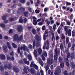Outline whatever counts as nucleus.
<instances>
[{"label":"nucleus","mask_w":75,"mask_h":75,"mask_svg":"<svg viewBox=\"0 0 75 75\" xmlns=\"http://www.w3.org/2000/svg\"><path fill=\"white\" fill-rule=\"evenodd\" d=\"M49 58L47 59V66L45 64L44 68L46 69V72L47 73L48 69H49V67L51 65L53 64L54 62V59L53 58L54 57L52 52L51 51L49 52Z\"/></svg>","instance_id":"nucleus-1"},{"label":"nucleus","mask_w":75,"mask_h":75,"mask_svg":"<svg viewBox=\"0 0 75 75\" xmlns=\"http://www.w3.org/2000/svg\"><path fill=\"white\" fill-rule=\"evenodd\" d=\"M12 67V66L11 64H8V65L5 64L3 67L2 66H0V71H4V68L5 69H11Z\"/></svg>","instance_id":"nucleus-2"},{"label":"nucleus","mask_w":75,"mask_h":75,"mask_svg":"<svg viewBox=\"0 0 75 75\" xmlns=\"http://www.w3.org/2000/svg\"><path fill=\"white\" fill-rule=\"evenodd\" d=\"M65 31V35H67L68 36H71V33L72 31L70 29L68 30V27L67 26H65L64 28Z\"/></svg>","instance_id":"nucleus-3"},{"label":"nucleus","mask_w":75,"mask_h":75,"mask_svg":"<svg viewBox=\"0 0 75 75\" xmlns=\"http://www.w3.org/2000/svg\"><path fill=\"white\" fill-rule=\"evenodd\" d=\"M34 63V62H31V64H30V67H34L35 69L36 70H38V66L37 65L35 64H33Z\"/></svg>","instance_id":"nucleus-4"},{"label":"nucleus","mask_w":75,"mask_h":75,"mask_svg":"<svg viewBox=\"0 0 75 75\" xmlns=\"http://www.w3.org/2000/svg\"><path fill=\"white\" fill-rule=\"evenodd\" d=\"M60 54V50L59 48H56L54 49V55H59Z\"/></svg>","instance_id":"nucleus-5"},{"label":"nucleus","mask_w":75,"mask_h":75,"mask_svg":"<svg viewBox=\"0 0 75 75\" xmlns=\"http://www.w3.org/2000/svg\"><path fill=\"white\" fill-rule=\"evenodd\" d=\"M61 70L60 68H58L57 70L55 71L54 74L55 75H59V73H61Z\"/></svg>","instance_id":"nucleus-6"},{"label":"nucleus","mask_w":75,"mask_h":75,"mask_svg":"<svg viewBox=\"0 0 75 75\" xmlns=\"http://www.w3.org/2000/svg\"><path fill=\"white\" fill-rule=\"evenodd\" d=\"M48 31L46 30L45 32V33L43 35V39L44 40H45L46 39V37L48 36Z\"/></svg>","instance_id":"nucleus-7"},{"label":"nucleus","mask_w":75,"mask_h":75,"mask_svg":"<svg viewBox=\"0 0 75 75\" xmlns=\"http://www.w3.org/2000/svg\"><path fill=\"white\" fill-rule=\"evenodd\" d=\"M13 38L14 40L15 41H16L19 40L18 36L17 34H15L13 36Z\"/></svg>","instance_id":"nucleus-8"},{"label":"nucleus","mask_w":75,"mask_h":75,"mask_svg":"<svg viewBox=\"0 0 75 75\" xmlns=\"http://www.w3.org/2000/svg\"><path fill=\"white\" fill-rule=\"evenodd\" d=\"M13 69L15 73H18L19 70L18 69L17 67H16L15 66H14L13 67Z\"/></svg>","instance_id":"nucleus-9"},{"label":"nucleus","mask_w":75,"mask_h":75,"mask_svg":"<svg viewBox=\"0 0 75 75\" xmlns=\"http://www.w3.org/2000/svg\"><path fill=\"white\" fill-rule=\"evenodd\" d=\"M58 56H59V55L54 54V61L55 62L57 61Z\"/></svg>","instance_id":"nucleus-10"},{"label":"nucleus","mask_w":75,"mask_h":75,"mask_svg":"<svg viewBox=\"0 0 75 75\" xmlns=\"http://www.w3.org/2000/svg\"><path fill=\"white\" fill-rule=\"evenodd\" d=\"M33 54L35 55V59H37V57H38V53L36 50H34V52Z\"/></svg>","instance_id":"nucleus-11"},{"label":"nucleus","mask_w":75,"mask_h":75,"mask_svg":"<svg viewBox=\"0 0 75 75\" xmlns=\"http://www.w3.org/2000/svg\"><path fill=\"white\" fill-rule=\"evenodd\" d=\"M6 59L10 61V60H12V61H14V58L12 56L11 57H6Z\"/></svg>","instance_id":"nucleus-12"},{"label":"nucleus","mask_w":75,"mask_h":75,"mask_svg":"<svg viewBox=\"0 0 75 75\" xmlns=\"http://www.w3.org/2000/svg\"><path fill=\"white\" fill-rule=\"evenodd\" d=\"M30 72L32 74H34L35 73V70L33 68H31L30 70Z\"/></svg>","instance_id":"nucleus-13"},{"label":"nucleus","mask_w":75,"mask_h":75,"mask_svg":"<svg viewBox=\"0 0 75 75\" xmlns=\"http://www.w3.org/2000/svg\"><path fill=\"white\" fill-rule=\"evenodd\" d=\"M6 45H7L8 49L10 50H11V44L9 42H6Z\"/></svg>","instance_id":"nucleus-14"},{"label":"nucleus","mask_w":75,"mask_h":75,"mask_svg":"<svg viewBox=\"0 0 75 75\" xmlns=\"http://www.w3.org/2000/svg\"><path fill=\"white\" fill-rule=\"evenodd\" d=\"M23 28L22 25H19V32H21L23 31Z\"/></svg>","instance_id":"nucleus-15"},{"label":"nucleus","mask_w":75,"mask_h":75,"mask_svg":"<svg viewBox=\"0 0 75 75\" xmlns=\"http://www.w3.org/2000/svg\"><path fill=\"white\" fill-rule=\"evenodd\" d=\"M75 54L74 52H72L70 54V57L71 59H73L74 58Z\"/></svg>","instance_id":"nucleus-16"},{"label":"nucleus","mask_w":75,"mask_h":75,"mask_svg":"<svg viewBox=\"0 0 75 75\" xmlns=\"http://www.w3.org/2000/svg\"><path fill=\"white\" fill-rule=\"evenodd\" d=\"M27 70H28V71H29V69H28L27 68L24 67L23 71H24L25 72V73L27 74V73H28Z\"/></svg>","instance_id":"nucleus-17"},{"label":"nucleus","mask_w":75,"mask_h":75,"mask_svg":"<svg viewBox=\"0 0 75 75\" xmlns=\"http://www.w3.org/2000/svg\"><path fill=\"white\" fill-rule=\"evenodd\" d=\"M0 57L1 60H3L5 59V56L3 54H1L0 55Z\"/></svg>","instance_id":"nucleus-18"},{"label":"nucleus","mask_w":75,"mask_h":75,"mask_svg":"<svg viewBox=\"0 0 75 75\" xmlns=\"http://www.w3.org/2000/svg\"><path fill=\"white\" fill-rule=\"evenodd\" d=\"M26 49V46L25 45H23V46H21V50H22L23 49L24 51H25Z\"/></svg>","instance_id":"nucleus-19"},{"label":"nucleus","mask_w":75,"mask_h":75,"mask_svg":"<svg viewBox=\"0 0 75 75\" xmlns=\"http://www.w3.org/2000/svg\"><path fill=\"white\" fill-rule=\"evenodd\" d=\"M8 16V15L7 14H6L5 15H4L2 17V19L4 21L6 19V17Z\"/></svg>","instance_id":"nucleus-20"},{"label":"nucleus","mask_w":75,"mask_h":75,"mask_svg":"<svg viewBox=\"0 0 75 75\" xmlns=\"http://www.w3.org/2000/svg\"><path fill=\"white\" fill-rule=\"evenodd\" d=\"M35 39L38 41L40 40V38L38 35H36L35 36Z\"/></svg>","instance_id":"nucleus-21"},{"label":"nucleus","mask_w":75,"mask_h":75,"mask_svg":"<svg viewBox=\"0 0 75 75\" xmlns=\"http://www.w3.org/2000/svg\"><path fill=\"white\" fill-rule=\"evenodd\" d=\"M42 52V50L41 49V48H39L38 49V53H39V54H41Z\"/></svg>","instance_id":"nucleus-22"},{"label":"nucleus","mask_w":75,"mask_h":75,"mask_svg":"<svg viewBox=\"0 0 75 75\" xmlns=\"http://www.w3.org/2000/svg\"><path fill=\"white\" fill-rule=\"evenodd\" d=\"M75 47V44L74 43H73V44H72V47L71 49V50L72 51H74Z\"/></svg>","instance_id":"nucleus-23"},{"label":"nucleus","mask_w":75,"mask_h":75,"mask_svg":"<svg viewBox=\"0 0 75 75\" xmlns=\"http://www.w3.org/2000/svg\"><path fill=\"white\" fill-rule=\"evenodd\" d=\"M25 8H24L23 7H21V8H20L19 9V10H20L22 13L23 12L25 11Z\"/></svg>","instance_id":"nucleus-24"},{"label":"nucleus","mask_w":75,"mask_h":75,"mask_svg":"<svg viewBox=\"0 0 75 75\" xmlns=\"http://www.w3.org/2000/svg\"><path fill=\"white\" fill-rule=\"evenodd\" d=\"M8 20H9V21L11 22L12 21H14V18H11V17L8 18Z\"/></svg>","instance_id":"nucleus-25"},{"label":"nucleus","mask_w":75,"mask_h":75,"mask_svg":"<svg viewBox=\"0 0 75 75\" xmlns=\"http://www.w3.org/2000/svg\"><path fill=\"white\" fill-rule=\"evenodd\" d=\"M12 45L13 47L15 48L17 47V46L16 44H15L13 43H12Z\"/></svg>","instance_id":"nucleus-26"},{"label":"nucleus","mask_w":75,"mask_h":75,"mask_svg":"<svg viewBox=\"0 0 75 75\" xmlns=\"http://www.w3.org/2000/svg\"><path fill=\"white\" fill-rule=\"evenodd\" d=\"M28 14H29L28 12H25L24 13V15L25 16L27 17Z\"/></svg>","instance_id":"nucleus-27"},{"label":"nucleus","mask_w":75,"mask_h":75,"mask_svg":"<svg viewBox=\"0 0 75 75\" xmlns=\"http://www.w3.org/2000/svg\"><path fill=\"white\" fill-rule=\"evenodd\" d=\"M39 63H40V64L41 65V66L42 67H43L44 63L41 60H40L39 61Z\"/></svg>","instance_id":"nucleus-28"},{"label":"nucleus","mask_w":75,"mask_h":75,"mask_svg":"<svg viewBox=\"0 0 75 75\" xmlns=\"http://www.w3.org/2000/svg\"><path fill=\"white\" fill-rule=\"evenodd\" d=\"M19 22L20 23H24V20L22 18H21L19 20Z\"/></svg>","instance_id":"nucleus-29"},{"label":"nucleus","mask_w":75,"mask_h":75,"mask_svg":"<svg viewBox=\"0 0 75 75\" xmlns=\"http://www.w3.org/2000/svg\"><path fill=\"white\" fill-rule=\"evenodd\" d=\"M58 60L59 63H61L62 62V57H59Z\"/></svg>","instance_id":"nucleus-30"},{"label":"nucleus","mask_w":75,"mask_h":75,"mask_svg":"<svg viewBox=\"0 0 75 75\" xmlns=\"http://www.w3.org/2000/svg\"><path fill=\"white\" fill-rule=\"evenodd\" d=\"M32 33L33 35H35L36 33V30L35 29H33L32 30Z\"/></svg>","instance_id":"nucleus-31"},{"label":"nucleus","mask_w":75,"mask_h":75,"mask_svg":"<svg viewBox=\"0 0 75 75\" xmlns=\"http://www.w3.org/2000/svg\"><path fill=\"white\" fill-rule=\"evenodd\" d=\"M37 21H36V20H33V24L34 25H36L37 23Z\"/></svg>","instance_id":"nucleus-32"},{"label":"nucleus","mask_w":75,"mask_h":75,"mask_svg":"<svg viewBox=\"0 0 75 75\" xmlns=\"http://www.w3.org/2000/svg\"><path fill=\"white\" fill-rule=\"evenodd\" d=\"M51 35H52V41H53L54 40V33H53L51 34Z\"/></svg>","instance_id":"nucleus-33"},{"label":"nucleus","mask_w":75,"mask_h":75,"mask_svg":"<svg viewBox=\"0 0 75 75\" xmlns=\"http://www.w3.org/2000/svg\"><path fill=\"white\" fill-rule=\"evenodd\" d=\"M71 46V44L70 42H69L67 44V47L68 48H70Z\"/></svg>","instance_id":"nucleus-34"},{"label":"nucleus","mask_w":75,"mask_h":75,"mask_svg":"<svg viewBox=\"0 0 75 75\" xmlns=\"http://www.w3.org/2000/svg\"><path fill=\"white\" fill-rule=\"evenodd\" d=\"M42 55H43V56H45V57H47V52H44L43 53Z\"/></svg>","instance_id":"nucleus-35"},{"label":"nucleus","mask_w":75,"mask_h":75,"mask_svg":"<svg viewBox=\"0 0 75 75\" xmlns=\"http://www.w3.org/2000/svg\"><path fill=\"white\" fill-rule=\"evenodd\" d=\"M33 49H35V41L34 40L33 42Z\"/></svg>","instance_id":"nucleus-36"},{"label":"nucleus","mask_w":75,"mask_h":75,"mask_svg":"<svg viewBox=\"0 0 75 75\" xmlns=\"http://www.w3.org/2000/svg\"><path fill=\"white\" fill-rule=\"evenodd\" d=\"M19 1L22 4H24L25 3V0H19Z\"/></svg>","instance_id":"nucleus-37"},{"label":"nucleus","mask_w":75,"mask_h":75,"mask_svg":"<svg viewBox=\"0 0 75 75\" xmlns=\"http://www.w3.org/2000/svg\"><path fill=\"white\" fill-rule=\"evenodd\" d=\"M28 46L29 48L30 49H32L33 48V47L31 44H29Z\"/></svg>","instance_id":"nucleus-38"},{"label":"nucleus","mask_w":75,"mask_h":75,"mask_svg":"<svg viewBox=\"0 0 75 75\" xmlns=\"http://www.w3.org/2000/svg\"><path fill=\"white\" fill-rule=\"evenodd\" d=\"M69 42V38L68 37H67L66 39V40H65V42L66 43H68Z\"/></svg>","instance_id":"nucleus-39"},{"label":"nucleus","mask_w":75,"mask_h":75,"mask_svg":"<svg viewBox=\"0 0 75 75\" xmlns=\"http://www.w3.org/2000/svg\"><path fill=\"white\" fill-rule=\"evenodd\" d=\"M1 27V28H4L5 27V25L4 23H1L0 24Z\"/></svg>","instance_id":"nucleus-40"},{"label":"nucleus","mask_w":75,"mask_h":75,"mask_svg":"<svg viewBox=\"0 0 75 75\" xmlns=\"http://www.w3.org/2000/svg\"><path fill=\"white\" fill-rule=\"evenodd\" d=\"M47 45L46 47V49H49V47H50V44L49 42H47Z\"/></svg>","instance_id":"nucleus-41"},{"label":"nucleus","mask_w":75,"mask_h":75,"mask_svg":"<svg viewBox=\"0 0 75 75\" xmlns=\"http://www.w3.org/2000/svg\"><path fill=\"white\" fill-rule=\"evenodd\" d=\"M63 73L64 75H68L67 71L66 70H65L64 71H63Z\"/></svg>","instance_id":"nucleus-42"},{"label":"nucleus","mask_w":75,"mask_h":75,"mask_svg":"<svg viewBox=\"0 0 75 75\" xmlns=\"http://www.w3.org/2000/svg\"><path fill=\"white\" fill-rule=\"evenodd\" d=\"M67 58H69L70 57L71 55L69 52H68L67 54Z\"/></svg>","instance_id":"nucleus-43"},{"label":"nucleus","mask_w":75,"mask_h":75,"mask_svg":"<svg viewBox=\"0 0 75 75\" xmlns=\"http://www.w3.org/2000/svg\"><path fill=\"white\" fill-rule=\"evenodd\" d=\"M60 67L61 68H63L64 67V63H61L60 64Z\"/></svg>","instance_id":"nucleus-44"},{"label":"nucleus","mask_w":75,"mask_h":75,"mask_svg":"<svg viewBox=\"0 0 75 75\" xmlns=\"http://www.w3.org/2000/svg\"><path fill=\"white\" fill-rule=\"evenodd\" d=\"M28 9L29 10V11L30 12H32V9L30 8V7H28Z\"/></svg>","instance_id":"nucleus-45"},{"label":"nucleus","mask_w":75,"mask_h":75,"mask_svg":"<svg viewBox=\"0 0 75 75\" xmlns=\"http://www.w3.org/2000/svg\"><path fill=\"white\" fill-rule=\"evenodd\" d=\"M28 57L29 60H32V57L31 56L29 55L28 54Z\"/></svg>","instance_id":"nucleus-46"},{"label":"nucleus","mask_w":75,"mask_h":75,"mask_svg":"<svg viewBox=\"0 0 75 75\" xmlns=\"http://www.w3.org/2000/svg\"><path fill=\"white\" fill-rule=\"evenodd\" d=\"M56 29V25L54 24V25L53 27V30L54 31H55Z\"/></svg>","instance_id":"nucleus-47"},{"label":"nucleus","mask_w":75,"mask_h":75,"mask_svg":"<svg viewBox=\"0 0 75 75\" xmlns=\"http://www.w3.org/2000/svg\"><path fill=\"white\" fill-rule=\"evenodd\" d=\"M60 49H61V50H62V49H63V46L62 45V44H60Z\"/></svg>","instance_id":"nucleus-48"},{"label":"nucleus","mask_w":75,"mask_h":75,"mask_svg":"<svg viewBox=\"0 0 75 75\" xmlns=\"http://www.w3.org/2000/svg\"><path fill=\"white\" fill-rule=\"evenodd\" d=\"M22 35L20 36L19 37V41H21L22 40Z\"/></svg>","instance_id":"nucleus-49"},{"label":"nucleus","mask_w":75,"mask_h":75,"mask_svg":"<svg viewBox=\"0 0 75 75\" xmlns=\"http://www.w3.org/2000/svg\"><path fill=\"white\" fill-rule=\"evenodd\" d=\"M71 68L72 69H74L75 67V65L74 64H72L71 65Z\"/></svg>","instance_id":"nucleus-50"},{"label":"nucleus","mask_w":75,"mask_h":75,"mask_svg":"<svg viewBox=\"0 0 75 75\" xmlns=\"http://www.w3.org/2000/svg\"><path fill=\"white\" fill-rule=\"evenodd\" d=\"M66 5L67 6H70L71 5V3L70 2H67Z\"/></svg>","instance_id":"nucleus-51"},{"label":"nucleus","mask_w":75,"mask_h":75,"mask_svg":"<svg viewBox=\"0 0 75 75\" xmlns=\"http://www.w3.org/2000/svg\"><path fill=\"white\" fill-rule=\"evenodd\" d=\"M72 36L73 37L75 36V33L73 31H72Z\"/></svg>","instance_id":"nucleus-52"},{"label":"nucleus","mask_w":75,"mask_h":75,"mask_svg":"<svg viewBox=\"0 0 75 75\" xmlns=\"http://www.w3.org/2000/svg\"><path fill=\"white\" fill-rule=\"evenodd\" d=\"M64 61L65 62H66L68 61H69V59L68 58H64Z\"/></svg>","instance_id":"nucleus-53"},{"label":"nucleus","mask_w":75,"mask_h":75,"mask_svg":"<svg viewBox=\"0 0 75 75\" xmlns=\"http://www.w3.org/2000/svg\"><path fill=\"white\" fill-rule=\"evenodd\" d=\"M65 39V36H64V34H62V39Z\"/></svg>","instance_id":"nucleus-54"},{"label":"nucleus","mask_w":75,"mask_h":75,"mask_svg":"<svg viewBox=\"0 0 75 75\" xmlns=\"http://www.w3.org/2000/svg\"><path fill=\"white\" fill-rule=\"evenodd\" d=\"M9 33L10 34H11V33H13V30L12 29H10V31H9Z\"/></svg>","instance_id":"nucleus-55"},{"label":"nucleus","mask_w":75,"mask_h":75,"mask_svg":"<svg viewBox=\"0 0 75 75\" xmlns=\"http://www.w3.org/2000/svg\"><path fill=\"white\" fill-rule=\"evenodd\" d=\"M24 63H25L26 64H27L28 65H29V61L25 62H24Z\"/></svg>","instance_id":"nucleus-56"},{"label":"nucleus","mask_w":75,"mask_h":75,"mask_svg":"<svg viewBox=\"0 0 75 75\" xmlns=\"http://www.w3.org/2000/svg\"><path fill=\"white\" fill-rule=\"evenodd\" d=\"M66 65L67 67H69L70 66L69 62H66Z\"/></svg>","instance_id":"nucleus-57"},{"label":"nucleus","mask_w":75,"mask_h":75,"mask_svg":"<svg viewBox=\"0 0 75 75\" xmlns=\"http://www.w3.org/2000/svg\"><path fill=\"white\" fill-rule=\"evenodd\" d=\"M57 33L58 34H60L61 33V30H60L59 28H58L57 30Z\"/></svg>","instance_id":"nucleus-58"},{"label":"nucleus","mask_w":75,"mask_h":75,"mask_svg":"<svg viewBox=\"0 0 75 75\" xmlns=\"http://www.w3.org/2000/svg\"><path fill=\"white\" fill-rule=\"evenodd\" d=\"M10 55L11 56H13L14 55V52L13 51L11 52L10 53Z\"/></svg>","instance_id":"nucleus-59"},{"label":"nucleus","mask_w":75,"mask_h":75,"mask_svg":"<svg viewBox=\"0 0 75 75\" xmlns=\"http://www.w3.org/2000/svg\"><path fill=\"white\" fill-rule=\"evenodd\" d=\"M46 27L45 26H43L42 27V30H44L45 29Z\"/></svg>","instance_id":"nucleus-60"},{"label":"nucleus","mask_w":75,"mask_h":75,"mask_svg":"<svg viewBox=\"0 0 75 75\" xmlns=\"http://www.w3.org/2000/svg\"><path fill=\"white\" fill-rule=\"evenodd\" d=\"M42 59L43 61H45V57H44L43 55L42 56Z\"/></svg>","instance_id":"nucleus-61"},{"label":"nucleus","mask_w":75,"mask_h":75,"mask_svg":"<svg viewBox=\"0 0 75 75\" xmlns=\"http://www.w3.org/2000/svg\"><path fill=\"white\" fill-rule=\"evenodd\" d=\"M40 12V10H35V13H39V12Z\"/></svg>","instance_id":"nucleus-62"},{"label":"nucleus","mask_w":75,"mask_h":75,"mask_svg":"<svg viewBox=\"0 0 75 75\" xmlns=\"http://www.w3.org/2000/svg\"><path fill=\"white\" fill-rule=\"evenodd\" d=\"M24 23H26L27 21V19L26 18H25L24 19Z\"/></svg>","instance_id":"nucleus-63"},{"label":"nucleus","mask_w":75,"mask_h":75,"mask_svg":"<svg viewBox=\"0 0 75 75\" xmlns=\"http://www.w3.org/2000/svg\"><path fill=\"white\" fill-rule=\"evenodd\" d=\"M4 38L6 39H8V37L7 36H5L4 37Z\"/></svg>","instance_id":"nucleus-64"}]
</instances>
